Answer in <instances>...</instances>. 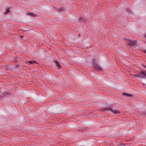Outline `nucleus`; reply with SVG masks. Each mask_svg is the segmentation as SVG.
I'll list each match as a JSON object with an SVG mask.
<instances>
[{
  "instance_id": "1",
  "label": "nucleus",
  "mask_w": 146,
  "mask_h": 146,
  "mask_svg": "<svg viewBox=\"0 0 146 146\" xmlns=\"http://www.w3.org/2000/svg\"><path fill=\"white\" fill-rule=\"evenodd\" d=\"M102 110L104 111H111L113 113L115 114L120 113V112L118 110H116L113 109L111 107H108L104 109H103Z\"/></svg>"
},
{
  "instance_id": "2",
  "label": "nucleus",
  "mask_w": 146,
  "mask_h": 146,
  "mask_svg": "<svg viewBox=\"0 0 146 146\" xmlns=\"http://www.w3.org/2000/svg\"><path fill=\"white\" fill-rule=\"evenodd\" d=\"M93 63L94 67V68L100 71L102 70V69L101 67L96 63V62L95 60H94L93 61Z\"/></svg>"
},
{
  "instance_id": "3",
  "label": "nucleus",
  "mask_w": 146,
  "mask_h": 146,
  "mask_svg": "<svg viewBox=\"0 0 146 146\" xmlns=\"http://www.w3.org/2000/svg\"><path fill=\"white\" fill-rule=\"evenodd\" d=\"M139 77H141L142 78L146 77V72L145 71L142 70L141 72H139Z\"/></svg>"
},
{
  "instance_id": "4",
  "label": "nucleus",
  "mask_w": 146,
  "mask_h": 146,
  "mask_svg": "<svg viewBox=\"0 0 146 146\" xmlns=\"http://www.w3.org/2000/svg\"><path fill=\"white\" fill-rule=\"evenodd\" d=\"M127 42L128 43L129 45L133 46H134L136 44L135 42L133 40H128Z\"/></svg>"
},
{
  "instance_id": "5",
  "label": "nucleus",
  "mask_w": 146,
  "mask_h": 146,
  "mask_svg": "<svg viewBox=\"0 0 146 146\" xmlns=\"http://www.w3.org/2000/svg\"><path fill=\"white\" fill-rule=\"evenodd\" d=\"M54 63H55L56 65L58 68L60 69L61 68V66L57 60H54Z\"/></svg>"
},
{
  "instance_id": "6",
  "label": "nucleus",
  "mask_w": 146,
  "mask_h": 146,
  "mask_svg": "<svg viewBox=\"0 0 146 146\" xmlns=\"http://www.w3.org/2000/svg\"><path fill=\"white\" fill-rule=\"evenodd\" d=\"M28 14L29 15H30L31 16H33L34 17H35L36 16V14L33 13L31 12H29L28 13Z\"/></svg>"
},
{
  "instance_id": "7",
  "label": "nucleus",
  "mask_w": 146,
  "mask_h": 146,
  "mask_svg": "<svg viewBox=\"0 0 146 146\" xmlns=\"http://www.w3.org/2000/svg\"><path fill=\"white\" fill-rule=\"evenodd\" d=\"M122 94L123 96H125L127 97L129 96L131 97L133 96V95L132 94H129L126 93H123Z\"/></svg>"
},
{
  "instance_id": "8",
  "label": "nucleus",
  "mask_w": 146,
  "mask_h": 146,
  "mask_svg": "<svg viewBox=\"0 0 146 146\" xmlns=\"http://www.w3.org/2000/svg\"><path fill=\"white\" fill-rule=\"evenodd\" d=\"M10 9L9 8H8L7 10L6 11V12L4 14H6L7 13H8L10 11Z\"/></svg>"
},
{
  "instance_id": "9",
  "label": "nucleus",
  "mask_w": 146,
  "mask_h": 146,
  "mask_svg": "<svg viewBox=\"0 0 146 146\" xmlns=\"http://www.w3.org/2000/svg\"><path fill=\"white\" fill-rule=\"evenodd\" d=\"M29 62V63L30 64H33L35 63H36V62L35 60H32V61H30Z\"/></svg>"
},
{
  "instance_id": "10",
  "label": "nucleus",
  "mask_w": 146,
  "mask_h": 146,
  "mask_svg": "<svg viewBox=\"0 0 146 146\" xmlns=\"http://www.w3.org/2000/svg\"><path fill=\"white\" fill-rule=\"evenodd\" d=\"M135 76L137 77H139V72L137 73V74L135 75Z\"/></svg>"
},
{
  "instance_id": "11",
  "label": "nucleus",
  "mask_w": 146,
  "mask_h": 146,
  "mask_svg": "<svg viewBox=\"0 0 146 146\" xmlns=\"http://www.w3.org/2000/svg\"><path fill=\"white\" fill-rule=\"evenodd\" d=\"M83 18L80 17V20L81 21H83Z\"/></svg>"
},
{
  "instance_id": "12",
  "label": "nucleus",
  "mask_w": 146,
  "mask_h": 146,
  "mask_svg": "<svg viewBox=\"0 0 146 146\" xmlns=\"http://www.w3.org/2000/svg\"><path fill=\"white\" fill-rule=\"evenodd\" d=\"M142 66H144V67H145L146 68V66L145 65H144V64H143V65H142Z\"/></svg>"
},
{
  "instance_id": "13",
  "label": "nucleus",
  "mask_w": 146,
  "mask_h": 146,
  "mask_svg": "<svg viewBox=\"0 0 146 146\" xmlns=\"http://www.w3.org/2000/svg\"><path fill=\"white\" fill-rule=\"evenodd\" d=\"M145 38H146V34L145 35Z\"/></svg>"
},
{
  "instance_id": "14",
  "label": "nucleus",
  "mask_w": 146,
  "mask_h": 146,
  "mask_svg": "<svg viewBox=\"0 0 146 146\" xmlns=\"http://www.w3.org/2000/svg\"><path fill=\"white\" fill-rule=\"evenodd\" d=\"M145 52L146 53V52Z\"/></svg>"
}]
</instances>
